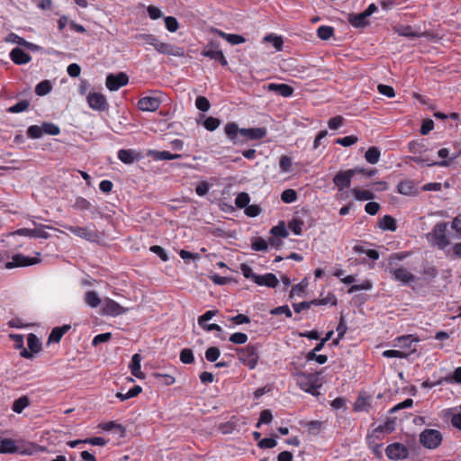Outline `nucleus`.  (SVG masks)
<instances>
[{
	"label": "nucleus",
	"instance_id": "nucleus-1",
	"mask_svg": "<svg viewBox=\"0 0 461 461\" xmlns=\"http://www.w3.org/2000/svg\"><path fill=\"white\" fill-rule=\"evenodd\" d=\"M224 131L234 144L243 143L249 140H259L267 135L266 128L240 129L235 122L227 123Z\"/></svg>",
	"mask_w": 461,
	"mask_h": 461
},
{
	"label": "nucleus",
	"instance_id": "nucleus-2",
	"mask_svg": "<svg viewBox=\"0 0 461 461\" xmlns=\"http://www.w3.org/2000/svg\"><path fill=\"white\" fill-rule=\"evenodd\" d=\"M294 379L303 391L312 395L320 394L319 388L321 386L322 382L319 373L307 374L304 372H297L294 374Z\"/></svg>",
	"mask_w": 461,
	"mask_h": 461
},
{
	"label": "nucleus",
	"instance_id": "nucleus-3",
	"mask_svg": "<svg viewBox=\"0 0 461 461\" xmlns=\"http://www.w3.org/2000/svg\"><path fill=\"white\" fill-rule=\"evenodd\" d=\"M239 360L249 369H254L258 362L259 354L257 345H248L238 350Z\"/></svg>",
	"mask_w": 461,
	"mask_h": 461
},
{
	"label": "nucleus",
	"instance_id": "nucleus-4",
	"mask_svg": "<svg viewBox=\"0 0 461 461\" xmlns=\"http://www.w3.org/2000/svg\"><path fill=\"white\" fill-rule=\"evenodd\" d=\"M447 227V223L439 222L436 224L432 231L427 235L428 240L440 249H445L449 244L446 235Z\"/></svg>",
	"mask_w": 461,
	"mask_h": 461
},
{
	"label": "nucleus",
	"instance_id": "nucleus-5",
	"mask_svg": "<svg viewBox=\"0 0 461 461\" xmlns=\"http://www.w3.org/2000/svg\"><path fill=\"white\" fill-rule=\"evenodd\" d=\"M357 173H364V168L355 167L339 171L333 178V183L338 187V190L342 191L345 188L349 187L352 178Z\"/></svg>",
	"mask_w": 461,
	"mask_h": 461
},
{
	"label": "nucleus",
	"instance_id": "nucleus-6",
	"mask_svg": "<svg viewBox=\"0 0 461 461\" xmlns=\"http://www.w3.org/2000/svg\"><path fill=\"white\" fill-rule=\"evenodd\" d=\"M420 442L428 449H435L442 442V434L438 429H427L420 434Z\"/></svg>",
	"mask_w": 461,
	"mask_h": 461
},
{
	"label": "nucleus",
	"instance_id": "nucleus-7",
	"mask_svg": "<svg viewBox=\"0 0 461 461\" xmlns=\"http://www.w3.org/2000/svg\"><path fill=\"white\" fill-rule=\"evenodd\" d=\"M202 55L208 57L212 59L217 60L222 66H227L228 61L220 49V43L211 41L203 50Z\"/></svg>",
	"mask_w": 461,
	"mask_h": 461
},
{
	"label": "nucleus",
	"instance_id": "nucleus-8",
	"mask_svg": "<svg viewBox=\"0 0 461 461\" xmlns=\"http://www.w3.org/2000/svg\"><path fill=\"white\" fill-rule=\"evenodd\" d=\"M36 257L30 258L22 254H16L13 257L12 261L5 264V268L11 269L18 267H28L41 262L40 253H36Z\"/></svg>",
	"mask_w": 461,
	"mask_h": 461
},
{
	"label": "nucleus",
	"instance_id": "nucleus-9",
	"mask_svg": "<svg viewBox=\"0 0 461 461\" xmlns=\"http://www.w3.org/2000/svg\"><path fill=\"white\" fill-rule=\"evenodd\" d=\"M65 228L73 234H75L76 236L82 238L87 241L94 242L96 241L98 239L97 232L91 226L79 227L66 225Z\"/></svg>",
	"mask_w": 461,
	"mask_h": 461
},
{
	"label": "nucleus",
	"instance_id": "nucleus-10",
	"mask_svg": "<svg viewBox=\"0 0 461 461\" xmlns=\"http://www.w3.org/2000/svg\"><path fill=\"white\" fill-rule=\"evenodd\" d=\"M45 229H52V228L50 226H42V225H40L39 228H35V229L22 228V229H18L14 231L11 232L10 235H19V236H25V237H31V238L49 239L50 234L45 230Z\"/></svg>",
	"mask_w": 461,
	"mask_h": 461
},
{
	"label": "nucleus",
	"instance_id": "nucleus-11",
	"mask_svg": "<svg viewBox=\"0 0 461 461\" xmlns=\"http://www.w3.org/2000/svg\"><path fill=\"white\" fill-rule=\"evenodd\" d=\"M386 456L391 460L405 459L409 456L408 448L401 443H393L385 449Z\"/></svg>",
	"mask_w": 461,
	"mask_h": 461
},
{
	"label": "nucleus",
	"instance_id": "nucleus-12",
	"mask_svg": "<svg viewBox=\"0 0 461 461\" xmlns=\"http://www.w3.org/2000/svg\"><path fill=\"white\" fill-rule=\"evenodd\" d=\"M128 82V76L125 73L121 72L116 75H108L105 85L109 90L117 91L120 87L126 86Z\"/></svg>",
	"mask_w": 461,
	"mask_h": 461
},
{
	"label": "nucleus",
	"instance_id": "nucleus-13",
	"mask_svg": "<svg viewBox=\"0 0 461 461\" xmlns=\"http://www.w3.org/2000/svg\"><path fill=\"white\" fill-rule=\"evenodd\" d=\"M389 272L395 281L403 285H409L415 281L414 275H412L407 268L403 267L391 268Z\"/></svg>",
	"mask_w": 461,
	"mask_h": 461
},
{
	"label": "nucleus",
	"instance_id": "nucleus-14",
	"mask_svg": "<svg viewBox=\"0 0 461 461\" xmlns=\"http://www.w3.org/2000/svg\"><path fill=\"white\" fill-rule=\"evenodd\" d=\"M161 101L158 96H144L138 102V107L143 112H155L160 106Z\"/></svg>",
	"mask_w": 461,
	"mask_h": 461
},
{
	"label": "nucleus",
	"instance_id": "nucleus-15",
	"mask_svg": "<svg viewBox=\"0 0 461 461\" xmlns=\"http://www.w3.org/2000/svg\"><path fill=\"white\" fill-rule=\"evenodd\" d=\"M264 88L283 97H290L294 94V88L287 84L270 83L264 86Z\"/></svg>",
	"mask_w": 461,
	"mask_h": 461
},
{
	"label": "nucleus",
	"instance_id": "nucleus-16",
	"mask_svg": "<svg viewBox=\"0 0 461 461\" xmlns=\"http://www.w3.org/2000/svg\"><path fill=\"white\" fill-rule=\"evenodd\" d=\"M86 100L88 105L94 110L104 111L107 106L105 97L99 93H89Z\"/></svg>",
	"mask_w": 461,
	"mask_h": 461
},
{
	"label": "nucleus",
	"instance_id": "nucleus-17",
	"mask_svg": "<svg viewBox=\"0 0 461 461\" xmlns=\"http://www.w3.org/2000/svg\"><path fill=\"white\" fill-rule=\"evenodd\" d=\"M155 50L159 53L175 57H181L184 55V51L181 48L172 44L160 42L159 41L156 44Z\"/></svg>",
	"mask_w": 461,
	"mask_h": 461
},
{
	"label": "nucleus",
	"instance_id": "nucleus-18",
	"mask_svg": "<svg viewBox=\"0 0 461 461\" xmlns=\"http://www.w3.org/2000/svg\"><path fill=\"white\" fill-rule=\"evenodd\" d=\"M103 312L111 316H118L125 312V310L115 301L105 299L103 307Z\"/></svg>",
	"mask_w": 461,
	"mask_h": 461
},
{
	"label": "nucleus",
	"instance_id": "nucleus-19",
	"mask_svg": "<svg viewBox=\"0 0 461 461\" xmlns=\"http://www.w3.org/2000/svg\"><path fill=\"white\" fill-rule=\"evenodd\" d=\"M141 360L142 357L140 354H134L131 357V360L129 365V368L131 370V373L133 376L137 377L138 379H144L145 375L141 371Z\"/></svg>",
	"mask_w": 461,
	"mask_h": 461
},
{
	"label": "nucleus",
	"instance_id": "nucleus-20",
	"mask_svg": "<svg viewBox=\"0 0 461 461\" xmlns=\"http://www.w3.org/2000/svg\"><path fill=\"white\" fill-rule=\"evenodd\" d=\"M10 58L17 65H24L31 61L32 57L20 48H14L10 52Z\"/></svg>",
	"mask_w": 461,
	"mask_h": 461
},
{
	"label": "nucleus",
	"instance_id": "nucleus-21",
	"mask_svg": "<svg viewBox=\"0 0 461 461\" xmlns=\"http://www.w3.org/2000/svg\"><path fill=\"white\" fill-rule=\"evenodd\" d=\"M254 283L260 286H267L274 288L277 285L278 280L274 274L267 273L262 276L258 275Z\"/></svg>",
	"mask_w": 461,
	"mask_h": 461
},
{
	"label": "nucleus",
	"instance_id": "nucleus-22",
	"mask_svg": "<svg viewBox=\"0 0 461 461\" xmlns=\"http://www.w3.org/2000/svg\"><path fill=\"white\" fill-rule=\"evenodd\" d=\"M118 158L124 164H132L140 159V155L133 149H120L118 151Z\"/></svg>",
	"mask_w": 461,
	"mask_h": 461
},
{
	"label": "nucleus",
	"instance_id": "nucleus-23",
	"mask_svg": "<svg viewBox=\"0 0 461 461\" xmlns=\"http://www.w3.org/2000/svg\"><path fill=\"white\" fill-rule=\"evenodd\" d=\"M397 190L403 195H413L417 194V188L413 181L402 180L397 185Z\"/></svg>",
	"mask_w": 461,
	"mask_h": 461
},
{
	"label": "nucleus",
	"instance_id": "nucleus-24",
	"mask_svg": "<svg viewBox=\"0 0 461 461\" xmlns=\"http://www.w3.org/2000/svg\"><path fill=\"white\" fill-rule=\"evenodd\" d=\"M395 341H396V343L394 344L395 347H399L401 348L411 349L412 343L419 342L420 339L417 337H415L414 335L411 334V335L398 337L395 339Z\"/></svg>",
	"mask_w": 461,
	"mask_h": 461
},
{
	"label": "nucleus",
	"instance_id": "nucleus-25",
	"mask_svg": "<svg viewBox=\"0 0 461 461\" xmlns=\"http://www.w3.org/2000/svg\"><path fill=\"white\" fill-rule=\"evenodd\" d=\"M148 155L156 160H172L179 158L180 154H172L169 151L149 150Z\"/></svg>",
	"mask_w": 461,
	"mask_h": 461
},
{
	"label": "nucleus",
	"instance_id": "nucleus-26",
	"mask_svg": "<svg viewBox=\"0 0 461 461\" xmlns=\"http://www.w3.org/2000/svg\"><path fill=\"white\" fill-rule=\"evenodd\" d=\"M70 329V326L69 325H64L62 327H56L54 328L50 336H49V339H48V342L49 343H58L59 342V340L61 339V338L63 337V335Z\"/></svg>",
	"mask_w": 461,
	"mask_h": 461
},
{
	"label": "nucleus",
	"instance_id": "nucleus-27",
	"mask_svg": "<svg viewBox=\"0 0 461 461\" xmlns=\"http://www.w3.org/2000/svg\"><path fill=\"white\" fill-rule=\"evenodd\" d=\"M5 41L7 42H11V43H15V44H18L20 46H24L30 50H34L37 48V46L32 42H29V41H26L23 38L18 36L17 34L15 33H10Z\"/></svg>",
	"mask_w": 461,
	"mask_h": 461
},
{
	"label": "nucleus",
	"instance_id": "nucleus-28",
	"mask_svg": "<svg viewBox=\"0 0 461 461\" xmlns=\"http://www.w3.org/2000/svg\"><path fill=\"white\" fill-rule=\"evenodd\" d=\"M368 16L364 12L353 14L349 17V23L356 28L364 27L367 24Z\"/></svg>",
	"mask_w": 461,
	"mask_h": 461
},
{
	"label": "nucleus",
	"instance_id": "nucleus-29",
	"mask_svg": "<svg viewBox=\"0 0 461 461\" xmlns=\"http://www.w3.org/2000/svg\"><path fill=\"white\" fill-rule=\"evenodd\" d=\"M379 227L384 230L394 231L397 228L395 221L390 215H384L379 221Z\"/></svg>",
	"mask_w": 461,
	"mask_h": 461
},
{
	"label": "nucleus",
	"instance_id": "nucleus-30",
	"mask_svg": "<svg viewBox=\"0 0 461 461\" xmlns=\"http://www.w3.org/2000/svg\"><path fill=\"white\" fill-rule=\"evenodd\" d=\"M0 448L3 453H16L19 451V448L15 445V441L11 438L2 439Z\"/></svg>",
	"mask_w": 461,
	"mask_h": 461
},
{
	"label": "nucleus",
	"instance_id": "nucleus-31",
	"mask_svg": "<svg viewBox=\"0 0 461 461\" xmlns=\"http://www.w3.org/2000/svg\"><path fill=\"white\" fill-rule=\"evenodd\" d=\"M351 193L353 194L355 199L359 201H367L375 197L374 193L369 190L353 188L351 189Z\"/></svg>",
	"mask_w": 461,
	"mask_h": 461
},
{
	"label": "nucleus",
	"instance_id": "nucleus-32",
	"mask_svg": "<svg viewBox=\"0 0 461 461\" xmlns=\"http://www.w3.org/2000/svg\"><path fill=\"white\" fill-rule=\"evenodd\" d=\"M381 157V152L376 147L369 148L366 154L365 158L370 164H376Z\"/></svg>",
	"mask_w": 461,
	"mask_h": 461
},
{
	"label": "nucleus",
	"instance_id": "nucleus-33",
	"mask_svg": "<svg viewBox=\"0 0 461 461\" xmlns=\"http://www.w3.org/2000/svg\"><path fill=\"white\" fill-rule=\"evenodd\" d=\"M85 302L88 306L96 308L101 303V299L96 292L88 291L85 294Z\"/></svg>",
	"mask_w": 461,
	"mask_h": 461
},
{
	"label": "nucleus",
	"instance_id": "nucleus-34",
	"mask_svg": "<svg viewBox=\"0 0 461 461\" xmlns=\"http://www.w3.org/2000/svg\"><path fill=\"white\" fill-rule=\"evenodd\" d=\"M27 344L30 350L33 353H38L41 348V343L38 337L30 333L27 338Z\"/></svg>",
	"mask_w": 461,
	"mask_h": 461
},
{
	"label": "nucleus",
	"instance_id": "nucleus-35",
	"mask_svg": "<svg viewBox=\"0 0 461 461\" xmlns=\"http://www.w3.org/2000/svg\"><path fill=\"white\" fill-rule=\"evenodd\" d=\"M304 222L299 217H294L288 223L289 229L295 234L301 235Z\"/></svg>",
	"mask_w": 461,
	"mask_h": 461
},
{
	"label": "nucleus",
	"instance_id": "nucleus-36",
	"mask_svg": "<svg viewBox=\"0 0 461 461\" xmlns=\"http://www.w3.org/2000/svg\"><path fill=\"white\" fill-rule=\"evenodd\" d=\"M52 89L51 83L49 80H43L36 85L35 93L39 96L49 94Z\"/></svg>",
	"mask_w": 461,
	"mask_h": 461
},
{
	"label": "nucleus",
	"instance_id": "nucleus-37",
	"mask_svg": "<svg viewBox=\"0 0 461 461\" xmlns=\"http://www.w3.org/2000/svg\"><path fill=\"white\" fill-rule=\"evenodd\" d=\"M411 159L417 164L427 165L429 167L435 166V165H438L440 167H447L449 164V162L447 160H443L440 162H434V161H431V160H429L426 158L420 157H420H412Z\"/></svg>",
	"mask_w": 461,
	"mask_h": 461
},
{
	"label": "nucleus",
	"instance_id": "nucleus-38",
	"mask_svg": "<svg viewBox=\"0 0 461 461\" xmlns=\"http://www.w3.org/2000/svg\"><path fill=\"white\" fill-rule=\"evenodd\" d=\"M141 391L142 389L140 385H135L125 393H117L116 397L119 398L121 401H126L128 399L137 396L141 393Z\"/></svg>",
	"mask_w": 461,
	"mask_h": 461
},
{
	"label": "nucleus",
	"instance_id": "nucleus-39",
	"mask_svg": "<svg viewBox=\"0 0 461 461\" xmlns=\"http://www.w3.org/2000/svg\"><path fill=\"white\" fill-rule=\"evenodd\" d=\"M29 399L26 396L20 397L14 401L13 411L16 413H21L29 405Z\"/></svg>",
	"mask_w": 461,
	"mask_h": 461
},
{
	"label": "nucleus",
	"instance_id": "nucleus-40",
	"mask_svg": "<svg viewBox=\"0 0 461 461\" xmlns=\"http://www.w3.org/2000/svg\"><path fill=\"white\" fill-rule=\"evenodd\" d=\"M398 33L402 36L408 38H419L422 35L421 32L414 31L411 26H403L397 30Z\"/></svg>",
	"mask_w": 461,
	"mask_h": 461
},
{
	"label": "nucleus",
	"instance_id": "nucleus-41",
	"mask_svg": "<svg viewBox=\"0 0 461 461\" xmlns=\"http://www.w3.org/2000/svg\"><path fill=\"white\" fill-rule=\"evenodd\" d=\"M334 30L330 26H321L317 30V35L321 40H329L331 36H333Z\"/></svg>",
	"mask_w": 461,
	"mask_h": 461
},
{
	"label": "nucleus",
	"instance_id": "nucleus-42",
	"mask_svg": "<svg viewBox=\"0 0 461 461\" xmlns=\"http://www.w3.org/2000/svg\"><path fill=\"white\" fill-rule=\"evenodd\" d=\"M271 233L276 237L286 238L288 236V230L284 221H281L278 225L271 229Z\"/></svg>",
	"mask_w": 461,
	"mask_h": 461
},
{
	"label": "nucleus",
	"instance_id": "nucleus-43",
	"mask_svg": "<svg viewBox=\"0 0 461 461\" xmlns=\"http://www.w3.org/2000/svg\"><path fill=\"white\" fill-rule=\"evenodd\" d=\"M136 40L141 41L144 44L152 46L154 49L158 40L152 34H138L135 36Z\"/></svg>",
	"mask_w": 461,
	"mask_h": 461
},
{
	"label": "nucleus",
	"instance_id": "nucleus-44",
	"mask_svg": "<svg viewBox=\"0 0 461 461\" xmlns=\"http://www.w3.org/2000/svg\"><path fill=\"white\" fill-rule=\"evenodd\" d=\"M27 136L31 139H40L43 136L42 126L31 125L27 130Z\"/></svg>",
	"mask_w": 461,
	"mask_h": 461
},
{
	"label": "nucleus",
	"instance_id": "nucleus-45",
	"mask_svg": "<svg viewBox=\"0 0 461 461\" xmlns=\"http://www.w3.org/2000/svg\"><path fill=\"white\" fill-rule=\"evenodd\" d=\"M264 41H267V42H270L272 43L273 47L276 50H282V47H283V40L281 37L279 36H276V35H274V34H269V35H267L265 38H264Z\"/></svg>",
	"mask_w": 461,
	"mask_h": 461
},
{
	"label": "nucleus",
	"instance_id": "nucleus-46",
	"mask_svg": "<svg viewBox=\"0 0 461 461\" xmlns=\"http://www.w3.org/2000/svg\"><path fill=\"white\" fill-rule=\"evenodd\" d=\"M41 126H42L43 134L56 136V135H59L60 132L59 126H57L54 123L43 122Z\"/></svg>",
	"mask_w": 461,
	"mask_h": 461
},
{
	"label": "nucleus",
	"instance_id": "nucleus-47",
	"mask_svg": "<svg viewBox=\"0 0 461 461\" xmlns=\"http://www.w3.org/2000/svg\"><path fill=\"white\" fill-rule=\"evenodd\" d=\"M382 355H383V357H388V358H392V357L406 358L410 355V353H406L402 350L388 349V350H384L382 353Z\"/></svg>",
	"mask_w": 461,
	"mask_h": 461
},
{
	"label": "nucleus",
	"instance_id": "nucleus-48",
	"mask_svg": "<svg viewBox=\"0 0 461 461\" xmlns=\"http://www.w3.org/2000/svg\"><path fill=\"white\" fill-rule=\"evenodd\" d=\"M281 200L285 203H291L297 200V194L294 189H286L281 194Z\"/></svg>",
	"mask_w": 461,
	"mask_h": 461
},
{
	"label": "nucleus",
	"instance_id": "nucleus-49",
	"mask_svg": "<svg viewBox=\"0 0 461 461\" xmlns=\"http://www.w3.org/2000/svg\"><path fill=\"white\" fill-rule=\"evenodd\" d=\"M30 105V102L27 100H23L15 104L14 105L8 108V112L12 113H18L24 112L28 109Z\"/></svg>",
	"mask_w": 461,
	"mask_h": 461
},
{
	"label": "nucleus",
	"instance_id": "nucleus-50",
	"mask_svg": "<svg viewBox=\"0 0 461 461\" xmlns=\"http://www.w3.org/2000/svg\"><path fill=\"white\" fill-rule=\"evenodd\" d=\"M250 202L249 195L247 193H240L235 199V204L239 208H246Z\"/></svg>",
	"mask_w": 461,
	"mask_h": 461
},
{
	"label": "nucleus",
	"instance_id": "nucleus-51",
	"mask_svg": "<svg viewBox=\"0 0 461 461\" xmlns=\"http://www.w3.org/2000/svg\"><path fill=\"white\" fill-rule=\"evenodd\" d=\"M273 420V415L271 411L264 410L260 413L259 420L256 425L257 428H260L262 424H269Z\"/></svg>",
	"mask_w": 461,
	"mask_h": 461
},
{
	"label": "nucleus",
	"instance_id": "nucleus-52",
	"mask_svg": "<svg viewBox=\"0 0 461 461\" xmlns=\"http://www.w3.org/2000/svg\"><path fill=\"white\" fill-rule=\"evenodd\" d=\"M221 124V121L218 118L207 117L203 122V126L206 130L212 131L216 130Z\"/></svg>",
	"mask_w": 461,
	"mask_h": 461
},
{
	"label": "nucleus",
	"instance_id": "nucleus-53",
	"mask_svg": "<svg viewBox=\"0 0 461 461\" xmlns=\"http://www.w3.org/2000/svg\"><path fill=\"white\" fill-rule=\"evenodd\" d=\"M154 377L165 385H171L176 382V379L171 375L156 373L153 375Z\"/></svg>",
	"mask_w": 461,
	"mask_h": 461
},
{
	"label": "nucleus",
	"instance_id": "nucleus-54",
	"mask_svg": "<svg viewBox=\"0 0 461 461\" xmlns=\"http://www.w3.org/2000/svg\"><path fill=\"white\" fill-rule=\"evenodd\" d=\"M220 355H221V351L216 347H210L205 351V358L209 362H215L219 358Z\"/></svg>",
	"mask_w": 461,
	"mask_h": 461
},
{
	"label": "nucleus",
	"instance_id": "nucleus-55",
	"mask_svg": "<svg viewBox=\"0 0 461 461\" xmlns=\"http://www.w3.org/2000/svg\"><path fill=\"white\" fill-rule=\"evenodd\" d=\"M229 339L234 344L242 345L248 341V335L242 332H235L230 335Z\"/></svg>",
	"mask_w": 461,
	"mask_h": 461
},
{
	"label": "nucleus",
	"instance_id": "nucleus-56",
	"mask_svg": "<svg viewBox=\"0 0 461 461\" xmlns=\"http://www.w3.org/2000/svg\"><path fill=\"white\" fill-rule=\"evenodd\" d=\"M357 138L354 135L346 136L336 140V143L343 147H349L357 142Z\"/></svg>",
	"mask_w": 461,
	"mask_h": 461
},
{
	"label": "nucleus",
	"instance_id": "nucleus-57",
	"mask_svg": "<svg viewBox=\"0 0 461 461\" xmlns=\"http://www.w3.org/2000/svg\"><path fill=\"white\" fill-rule=\"evenodd\" d=\"M44 450H45V448L42 447H39V446H37L35 444H30L25 448L19 449L18 452L20 454H22V455L32 456V455L35 454L38 451H44Z\"/></svg>",
	"mask_w": 461,
	"mask_h": 461
},
{
	"label": "nucleus",
	"instance_id": "nucleus-58",
	"mask_svg": "<svg viewBox=\"0 0 461 461\" xmlns=\"http://www.w3.org/2000/svg\"><path fill=\"white\" fill-rule=\"evenodd\" d=\"M251 248L255 251H267V242L262 238H258L253 240Z\"/></svg>",
	"mask_w": 461,
	"mask_h": 461
},
{
	"label": "nucleus",
	"instance_id": "nucleus-59",
	"mask_svg": "<svg viewBox=\"0 0 461 461\" xmlns=\"http://www.w3.org/2000/svg\"><path fill=\"white\" fill-rule=\"evenodd\" d=\"M195 106L202 112H207L210 109V103L204 96H198L195 100Z\"/></svg>",
	"mask_w": 461,
	"mask_h": 461
},
{
	"label": "nucleus",
	"instance_id": "nucleus-60",
	"mask_svg": "<svg viewBox=\"0 0 461 461\" xmlns=\"http://www.w3.org/2000/svg\"><path fill=\"white\" fill-rule=\"evenodd\" d=\"M180 360L184 364L193 363L194 360L193 351L189 348H184L180 353Z\"/></svg>",
	"mask_w": 461,
	"mask_h": 461
},
{
	"label": "nucleus",
	"instance_id": "nucleus-61",
	"mask_svg": "<svg viewBox=\"0 0 461 461\" xmlns=\"http://www.w3.org/2000/svg\"><path fill=\"white\" fill-rule=\"evenodd\" d=\"M165 25H166V28L170 32H175L178 29V22L173 16H167V17L165 18Z\"/></svg>",
	"mask_w": 461,
	"mask_h": 461
},
{
	"label": "nucleus",
	"instance_id": "nucleus-62",
	"mask_svg": "<svg viewBox=\"0 0 461 461\" xmlns=\"http://www.w3.org/2000/svg\"><path fill=\"white\" fill-rule=\"evenodd\" d=\"M74 207L80 211H86L91 208V203L86 199L83 197H77L76 199Z\"/></svg>",
	"mask_w": 461,
	"mask_h": 461
},
{
	"label": "nucleus",
	"instance_id": "nucleus-63",
	"mask_svg": "<svg viewBox=\"0 0 461 461\" xmlns=\"http://www.w3.org/2000/svg\"><path fill=\"white\" fill-rule=\"evenodd\" d=\"M240 271H241L242 275L244 276V277H246L248 279H251V280H253V282H255L258 275L253 272L252 268L249 266H248L246 264H241Z\"/></svg>",
	"mask_w": 461,
	"mask_h": 461
},
{
	"label": "nucleus",
	"instance_id": "nucleus-64",
	"mask_svg": "<svg viewBox=\"0 0 461 461\" xmlns=\"http://www.w3.org/2000/svg\"><path fill=\"white\" fill-rule=\"evenodd\" d=\"M448 383L461 384V366L457 367L451 375L446 377Z\"/></svg>",
	"mask_w": 461,
	"mask_h": 461
}]
</instances>
